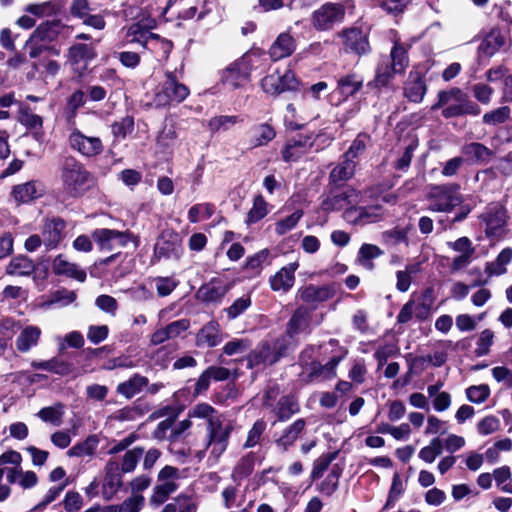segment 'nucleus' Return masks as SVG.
Masks as SVG:
<instances>
[{"label":"nucleus","instance_id":"obj_1","mask_svg":"<svg viewBox=\"0 0 512 512\" xmlns=\"http://www.w3.org/2000/svg\"><path fill=\"white\" fill-rule=\"evenodd\" d=\"M188 417L205 419L207 421L205 447L197 451L196 457L198 460H202L207 451L209 453V464H217L221 456L227 450L233 426L229 422H226L218 412L207 403H199L192 407L188 412Z\"/></svg>","mask_w":512,"mask_h":512},{"label":"nucleus","instance_id":"obj_2","mask_svg":"<svg viewBox=\"0 0 512 512\" xmlns=\"http://www.w3.org/2000/svg\"><path fill=\"white\" fill-rule=\"evenodd\" d=\"M63 192L72 198L84 195L93 184V177L84 164L74 157H66L60 167Z\"/></svg>","mask_w":512,"mask_h":512},{"label":"nucleus","instance_id":"obj_3","mask_svg":"<svg viewBox=\"0 0 512 512\" xmlns=\"http://www.w3.org/2000/svg\"><path fill=\"white\" fill-rule=\"evenodd\" d=\"M443 108L442 115L445 118L458 117L465 114L478 115L479 106L471 101L467 94L459 88H451L438 93L437 102L432 105L431 110Z\"/></svg>","mask_w":512,"mask_h":512},{"label":"nucleus","instance_id":"obj_4","mask_svg":"<svg viewBox=\"0 0 512 512\" xmlns=\"http://www.w3.org/2000/svg\"><path fill=\"white\" fill-rule=\"evenodd\" d=\"M189 94V88L177 79L175 73L166 71L155 90L153 104L156 108H168L182 103Z\"/></svg>","mask_w":512,"mask_h":512},{"label":"nucleus","instance_id":"obj_5","mask_svg":"<svg viewBox=\"0 0 512 512\" xmlns=\"http://www.w3.org/2000/svg\"><path fill=\"white\" fill-rule=\"evenodd\" d=\"M457 184H443L430 187L427 199L430 204L428 209L433 212H449L462 202Z\"/></svg>","mask_w":512,"mask_h":512},{"label":"nucleus","instance_id":"obj_6","mask_svg":"<svg viewBox=\"0 0 512 512\" xmlns=\"http://www.w3.org/2000/svg\"><path fill=\"white\" fill-rule=\"evenodd\" d=\"M258 55L255 52L246 53L240 59L230 64L222 74V81L232 89L246 85Z\"/></svg>","mask_w":512,"mask_h":512},{"label":"nucleus","instance_id":"obj_7","mask_svg":"<svg viewBox=\"0 0 512 512\" xmlns=\"http://www.w3.org/2000/svg\"><path fill=\"white\" fill-rule=\"evenodd\" d=\"M360 202V192L350 186L331 189L323 196L320 208L326 213L354 207Z\"/></svg>","mask_w":512,"mask_h":512},{"label":"nucleus","instance_id":"obj_8","mask_svg":"<svg viewBox=\"0 0 512 512\" xmlns=\"http://www.w3.org/2000/svg\"><path fill=\"white\" fill-rule=\"evenodd\" d=\"M155 22L144 23L143 21H139L131 24L127 27L124 37L121 41V46L124 47L129 44H138L143 49L148 48V44L152 40L161 41L163 48L165 51H169L171 49V42L167 40H161L158 34L151 32V29L154 28Z\"/></svg>","mask_w":512,"mask_h":512},{"label":"nucleus","instance_id":"obj_9","mask_svg":"<svg viewBox=\"0 0 512 512\" xmlns=\"http://www.w3.org/2000/svg\"><path fill=\"white\" fill-rule=\"evenodd\" d=\"M347 350L341 349L337 355H333L330 360L322 364L319 361H311L305 363L304 370L300 373V377L306 383L313 382L314 380H330L337 375V366L345 358Z\"/></svg>","mask_w":512,"mask_h":512},{"label":"nucleus","instance_id":"obj_10","mask_svg":"<svg viewBox=\"0 0 512 512\" xmlns=\"http://www.w3.org/2000/svg\"><path fill=\"white\" fill-rule=\"evenodd\" d=\"M91 237L97 244L100 251L112 252L125 248L130 242L134 241V236L129 231H119L114 229L99 228L95 229Z\"/></svg>","mask_w":512,"mask_h":512},{"label":"nucleus","instance_id":"obj_11","mask_svg":"<svg viewBox=\"0 0 512 512\" xmlns=\"http://www.w3.org/2000/svg\"><path fill=\"white\" fill-rule=\"evenodd\" d=\"M157 478L159 484L154 487L150 498V502L154 505L164 503L169 495L178 489L176 481L180 479V473L176 467L166 465L159 471Z\"/></svg>","mask_w":512,"mask_h":512},{"label":"nucleus","instance_id":"obj_12","mask_svg":"<svg viewBox=\"0 0 512 512\" xmlns=\"http://www.w3.org/2000/svg\"><path fill=\"white\" fill-rule=\"evenodd\" d=\"M479 219L485 224V234L488 237H499L507 224L508 216L503 205L490 203L485 207Z\"/></svg>","mask_w":512,"mask_h":512},{"label":"nucleus","instance_id":"obj_13","mask_svg":"<svg viewBox=\"0 0 512 512\" xmlns=\"http://www.w3.org/2000/svg\"><path fill=\"white\" fill-rule=\"evenodd\" d=\"M69 147L78 152L83 157H94L103 150V144L100 138L86 136L79 129L72 126L68 136Z\"/></svg>","mask_w":512,"mask_h":512},{"label":"nucleus","instance_id":"obj_14","mask_svg":"<svg viewBox=\"0 0 512 512\" xmlns=\"http://www.w3.org/2000/svg\"><path fill=\"white\" fill-rule=\"evenodd\" d=\"M344 13V8L339 4H324L313 12L312 24L317 30H329L342 21Z\"/></svg>","mask_w":512,"mask_h":512},{"label":"nucleus","instance_id":"obj_15","mask_svg":"<svg viewBox=\"0 0 512 512\" xmlns=\"http://www.w3.org/2000/svg\"><path fill=\"white\" fill-rule=\"evenodd\" d=\"M384 215V208L381 203L369 206H356L347 209L343 213V218L351 224L364 225L379 221Z\"/></svg>","mask_w":512,"mask_h":512},{"label":"nucleus","instance_id":"obj_16","mask_svg":"<svg viewBox=\"0 0 512 512\" xmlns=\"http://www.w3.org/2000/svg\"><path fill=\"white\" fill-rule=\"evenodd\" d=\"M287 350V347L281 342L271 348L268 344L263 343L254 349L247 357L248 367L253 368L261 364L271 365L274 364L282 357Z\"/></svg>","mask_w":512,"mask_h":512},{"label":"nucleus","instance_id":"obj_17","mask_svg":"<svg viewBox=\"0 0 512 512\" xmlns=\"http://www.w3.org/2000/svg\"><path fill=\"white\" fill-rule=\"evenodd\" d=\"M122 474L119 462L116 459H109L104 468L102 482V496L104 499L111 500L120 490L123 484Z\"/></svg>","mask_w":512,"mask_h":512},{"label":"nucleus","instance_id":"obj_18","mask_svg":"<svg viewBox=\"0 0 512 512\" xmlns=\"http://www.w3.org/2000/svg\"><path fill=\"white\" fill-rule=\"evenodd\" d=\"M233 283L220 278H212L208 283L202 285L198 292L197 298L202 302H219L232 288Z\"/></svg>","mask_w":512,"mask_h":512},{"label":"nucleus","instance_id":"obj_19","mask_svg":"<svg viewBox=\"0 0 512 512\" xmlns=\"http://www.w3.org/2000/svg\"><path fill=\"white\" fill-rule=\"evenodd\" d=\"M335 288L333 285L316 286L309 284L305 287L298 289L297 297L304 303L316 308L320 303L325 302L335 295Z\"/></svg>","mask_w":512,"mask_h":512},{"label":"nucleus","instance_id":"obj_20","mask_svg":"<svg viewBox=\"0 0 512 512\" xmlns=\"http://www.w3.org/2000/svg\"><path fill=\"white\" fill-rule=\"evenodd\" d=\"M154 251L160 258H179L182 251L179 235L172 230L163 231L155 244Z\"/></svg>","mask_w":512,"mask_h":512},{"label":"nucleus","instance_id":"obj_21","mask_svg":"<svg viewBox=\"0 0 512 512\" xmlns=\"http://www.w3.org/2000/svg\"><path fill=\"white\" fill-rule=\"evenodd\" d=\"M96 56L92 46L87 44H75L70 47L68 52L69 63L73 70L82 76L87 68L88 63Z\"/></svg>","mask_w":512,"mask_h":512},{"label":"nucleus","instance_id":"obj_22","mask_svg":"<svg viewBox=\"0 0 512 512\" xmlns=\"http://www.w3.org/2000/svg\"><path fill=\"white\" fill-rule=\"evenodd\" d=\"M315 141H312L311 135H301L298 138L290 140L282 151V158L285 162L298 160L310 149L314 147Z\"/></svg>","mask_w":512,"mask_h":512},{"label":"nucleus","instance_id":"obj_23","mask_svg":"<svg viewBox=\"0 0 512 512\" xmlns=\"http://www.w3.org/2000/svg\"><path fill=\"white\" fill-rule=\"evenodd\" d=\"M298 267V262H292L282 267L270 278L271 289L276 292H288L294 285L295 271Z\"/></svg>","mask_w":512,"mask_h":512},{"label":"nucleus","instance_id":"obj_24","mask_svg":"<svg viewBox=\"0 0 512 512\" xmlns=\"http://www.w3.org/2000/svg\"><path fill=\"white\" fill-rule=\"evenodd\" d=\"M344 47L346 51L358 55L366 54L370 47L367 36L359 29L352 28L343 32Z\"/></svg>","mask_w":512,"mask_h":512},{"label":"nucleus","instance_id":"obj_25","mask_svg":"<svg viewBox=\"0 0 512 512\" xmlns=\"http://www.w3.org/2000/svg\"><path fill=\"white\" fill-rule=\"evenodd\" d=\"M42 331L38 326L27 325L19 332L15 340V347L20 353H27L36 347L40 341Z\"/></svg>","mask_w":512,"mask_h":512},{"label":"nucleus","instance_id":"obj_26","mask_svg":"<svg viewBox=\"0 0 512 512\" xmlns=\"http://www.w3.org/2000/svg\"><path fill=\"white\" fill-rule=\"evenodd\" d=\"M65 223L61 219L47 220L43 226L42 238L43 243L48 249L58 246L63 238Z\"/></svg>","mask_w":512,"mask_h":512},{"label":"nucleus","instance_id":"obj_27","mask_svg":"<svg viewBox=\"0 0 512 512\" xmlns=\"http://www.w3.org/2000/svg\"><path fill=\"white\" fill-rule=\"evenodd\" d=\"M307 423L303 418L296 419L288 425L282 432L281 436L276 440V444L283 450H287L302 436L306 429Z\"/></svg>","mask_w":512,"mask_h":512},{"label":"nucleus","instance_id":"obj_28","mask_svg":"<svg viewBox=\"0 0 512 512\" xmlns=\"http://www.w3.org/2000/svg\"><path fill=\"white\" fill-rule=\"evenodd\" d=\"M55 274L73 278L79 282L86 280V272L77 264L68 261L64 255H58L52 264Z\"/></svg>","mask_w":512,"mask_h":512},{"label":"nucleus","instance_id":"obj_29","mask_svg":"<svg viewBox=\"0 0 512 512\" xmlns=\"http://www.w3.org/2000/svg\"><path fill=\"white\" fill-rule=\"evenodd\" d=\"M223 340L222 332L216 321H210L205 324L196 336V345L215 347Z\"/></svg>","mask_w":512,"mask_h":512},{"label":"nucleus","instance_id":"obj_30","mask_svg":"<svg viewBox=\"0 0 512 512\" xmlns=\"http://www.w3.org/2000/svg\"><path fill=\"white\" fill-rule=\"evenodd\" d=\"M295 40L287 32L281 33L272 43L269 54L274 61L290 56L295 50Z\"/></svg>","mask_w":512,"mask_h":512},{"label":"nucleus","instance_id":"obj_31","mask_svg":"<svg viewBox=\"0 0 512 512\" xmlns=\"http://www.w3.org/2000/svg\"><path fill=\"white\" fill-rule=\"evenodd\" d=\"M100 439L96 434L87 436L83 441L77 442L68 451L69 457L92 458L95 456Z\"/></svg>","mask_w":512,"mask_h":512},{"label":"nucleus","instance_id":"obj_32","mask_svg":"<svg viewBox=\"0 0 512 512\" xmlns=\"http://www.w3.org/2000/svg\"><path fill=\"white\" fill-rule=\"evenodd\" d=\"M408 49L409 47L407 45L399 41L394 42V46L390 52V62L388 61L389 66L394 72H398V74L405 72L409 65Z\"/></svg>","mask_w":512,"mask_h":512},{"label":"nucleus","instance_id":"obj_33","mask_svg":"<svg viewBox=\"0 0 512 512\" xmlns=\"http://www.w3.org/2000/svg\"><path fill=\"white\" fill-rule=\"evenodd\" d=\"M19 122L28 129L35 130L34 137L41 141L44 133L42 131L43 119L41 116L31 112L30 108L21 104L19 107Z\"/></svg>","mask_w":512,"mask_h":512},{"label":"nucleus","instance_id":"obj_34","mask_svg":"<svg viewBox=\"0 0 512 512\" xmlns=\"http://www.w3.org/2000/svg\"><path fill=\"white\" fill-rule=\"evenodd\" d=\"M310 309L299 306L287 324V333L290 337L305 331L309 327Z\"/></svg>","mask_w":512,"mask_h":512},{"label":"nucleus","instance_id":"obj_35","mask_svg":"<svg viewBox=\"0 0 512 512\" xmlns=\"http://www.w3.org/2000/svg\"><path fill=\"white\" fill-rule=\"evenodd\" d=\"M505 45V38L498 29H492L482 40L478 52L482 56L491 57Z\"/></svg>","mask_w":512,"mask_h":512},{"label":"nucleus","instance_id":"obj_36","mask_svg":"<svg viewBox=\"0 0 512 512\" xmlns=\"http://www.w3.org/2000/svg\"><path fill=\"white\" fill-rule=\"evenodd\" d=\"M363 86V79L357 74H348L338 79L337 88L335 90L342 100L355 95Z\"/></svg>","mask_w":512,"mask_h":512},{"label":"nucleus","instance_id":"obj_37","mask_svg":"<svg viewBox=\"0 0 512 512\" xmlns=\"http://www.w3.org/2000/svg\"><path fill=\"white\" fill-rule=\"evenodd\" d=\"M147 385V377L135 374L127 381L119 383L116 388V392L124 396L126 399H131L135 395L139 394Z\"/></svg>","mask_w":512,"mask_h":512},{"label":"nucleus","instance_id":"obj_38","mask_svg":"<svg viewBox=\"0 0 512 512\" xmlns=\"http://www.w3.org/2000/svg\"><path fill=\"white\" fill-rule=\"evenodd\" d=\"M427 91L424 80L418 74H410L404 87V95L410 101L420 103Z\"/></svg>","mask_w":512,"mask_h":512},{"label":"nucleus","instance_id":"obj_39","mask_svg":"<svg viewBox=\"0 0 512 512\" xmlns=\"http://www.w3.org/2000/svg\"><path fill=\"white\" fill-rule=\"evenodd\" d=\"M300 411L299 403L296 397L292 395L282 396L274 409L278 421L285 422L289 420L294 414Z\"/></svg>","mask_w":512,"mask_h":512},{"label":"nucleus","instance_id":"obj_40","mask_svg":"<svg viewBox=\"0 0 512 512\" xmlns=\"http://www.w3.org/2000/svg\"><path fill=\"white\" fill-rule=\"evenodd\" d=\"M42 193L43 189L41 184L34 181L17 185L13 188L12 192L15 200L20 203H28L40 197Z\"/></svg>","mask_w":512,"mask_h":512},{"label":"nucleus","instance_id":"obj_41","mask_svg":"<svg viewBox=\"0 0 512 512\" xmlns=\"http://www.w3.org/2000/svg\"><path fill=\"white\" fill-rule=\"evenodd\" d=\"M462 153L467 157L468 160L477 163H488L494 155L492 150L478 142H472L464 145L462 148Z\"/></svg>","mask_w":512,"mask_h":512},{"label":"nucleus","instance_id":"obj_42","mask_svg":"<svg viewBox=\"0 0 512 512\" xmlns=\"http://www.w3.org/2000/svg\"><path fill=\"white\" fill-rule=\"evenodd\" d=\"M512 261V248H504L494 261L488 262L485 272L488 276H500L507 272V265Z\"/></svg>","mask_w":512,"mask_h":512},{"label":"nucleus","instance_id":"obj_43","mask_svg":"<svg viewBox=\"0 0 512 512\" xmlns=\"http://www.w3.org/2000/svg\"><path fill=\"white\" fill-rule=\"evenodd\" d=\"M250 132L253 147L265 146L276 136L275 129L268 123L254 125Z\"/></svg>","mask_w":512,"mask_h":512},{"label":"nucleus","instance_id":"obj_44","mask_svg":"<svg viewBox=\"0 0 512 512\" xmlns=\"http://www.w3.org/2000/svg\"><path fill=\"white\" fill-rule=\"evenodd\" d=\"M34 270V262L23 255L13 257L6 267V273L12 276H28L32 274Z\"/></svg>","mask_w":512,"mask_h":512},{"label":"nucleus","instance_id":"obj_45","mask_svg":"<svg viewBox=\"0 0 512 512\" xmlns=\"http://www.w3.org/2000/svg\"><path fill=\"white\" fill-rule=\"evenodd\" d=\"M355 167V161L344 157L343 161L331 171L329 176L330 182L336 184L349 180L354 175Z\"/></svg>","mask_w":512,"mask_h":512},{"label":"nucleus","instance_id":"obj_46","mask_svg":"<svg viewBox=\"0 0 512 512\" xmlns=\"http://www.w3.org/2000/svg\"><path fill=\"white\" fill-rule=\"evenodd\" d=\"M86 102L85 93L82 90L74 91L67 100L65 117L69 125L75 126L77 110Z\"/></svg>","mask_w":512,"mask_h":512},{"label":"nucleus","instance_id":"obj_47","mask_svg":"<svg viewBox=\"0 0 512 512\" xmlns=\"http://www.w3.org/2000/svg\"><path fill=\"white\" fill-rule=\"evenodd\" d=\"M64 415V405L57 403L53 406L44 407L37 413V416L44 422L54 426H60Z\"/></svg>","mask_w":512,"mask_h":512},{"label":"nucleus","instance_id":"obj_48","mask_svg":"<svg viewBox=\"0 0 512 512\" xmlns=\"http://www.w3.org/2000/svg\"><path fill=\"white\" fill-rule=\"evenodd\" d=\"M144 454V449L141 447H135L133 449L127 450L122 456L120 465V471L122 473H131L133 472L140 459Z\"/></svg>","mask_w":512,"mask_h":512},{"label":"nucleus","instance_id":"obj_49","mask_svg":"<svg viewBox=\"0 0 512 512\" xmlns=\"http://www.w3.org/2000/svg\"><path fill=\"white\" fill-rule=\"evenodd\" d=\"M382 254L383 252L378 246L373 244H363L359 249L357 261L361 266L371 270L374 265L370 260L378 258Z\"/></svg>","mask_w":512,"mask_h":512},{"label":"nucleus","instance_id":"obj_50","mask_svg":"<svg viewBox=\"0 0 512 512\" xmlns=\"http://www.w3.org/2000/svg\"><path fill=\"white\" fill-rule=\"evenodd\" d=\"M242 119L236 115H220L212 117L208 121V129L212 133H217L219 131H226L231 126L241 122Z\"/></svg>","mask_w":512,"mask_h":512},{"label":"nucleus","instance_id":"obj_51","mask_svg":"<svg viewBox=\"0 0 512 512\" xmlns=\"http://www.w3.org/2000/svg\"><path fill=\"white\" fill-rule=\"evenodd\" d=\"M395 74H398V72L393 71L389 66L388 60L383 61L378 65L375 78L368 83V86L385 87L390 83Z\"/></svg>","mask_w":512,"mask_h":512},{"label":"nucleus","instance_id":"obj_52","mask_svg":"<svg viewBox=\"0 0 512 512\" xmlns=\"http://www.w3.org/2000/svg\"><path fill=\"white\" fill-rule=\"evenodd\" d=\"M268 214V203L262 195H257L253 200V206L249 210L246 223L254 224L263 219Z\"/></svg>","mask_w":512,"mask_h":512},{"label":"nucleus","instance_id":"obj_53","mask_svg":"<svg viewBox=\"0 0 512 512\" xmlns=\"http://www.w3.org/2000/svg\"><path fill=\"white\" fill-rule=\"evenodd\" d=\"M442 451V440L439 437H435L427 446L420 449L418 456L426 463H433L435 459L442 453Z\"/></svg>","mask_w":512,"mask_h":512},{"label":"nucleus","instance_id":"obj_54","mask_svg":"<svg viewBox=\"0 0 512 512\" xmlns=\"http://www.w3.org/2000/svg\"><path fill=\"white\" fill-rule=\"evenodd\" d=\"M214 210V206L210 203L195 204L188 211V220L191 223L207 220L213 215Z\"/></svg>","mask_w":512,"mask_h":512},{"label":"nucleus","instance_id":"obj_55","mask_svg":"<svg viewBox=\"0 0 512 512\" xmlns=\"http://www.w3.org/2000/svg\"><path fill=\"white\" fill-rule=\"evenodd\" d=\"M494 332L491 329H484L478 334L475 348V355L478 357L489 354L491 346L494 344Z\"/></svg>","mask_w":512,"mask_h":512},{"label":"nucleus","instance_id":"obj_56","mask_svg":"<svg viewBox=\"0 0 512 512\" xmlns=\"http://www.w3.org/2000/svg\"><path fill=\"white\" fill-rule=\"evenodd\" d=\"M68 484L69 481H64L50 487L42 500L35 506V510L43 511L50 503L54 502L60 496Z\"/></svg>","mask_w":512,"mask_h":512},{"label":"nucleus","instance_id":"obj_57","mask_svg":"<svg viewBox=\"0 0 512 512\" xmlns=\"http://www.w3.org/2000/svg\"><path fill=\"white\" fill-rule=\"evenodd\" d=\"M404 492V486L402 479L399 474H394L392 479V485L388 493V497L385 505L383 506V510H389L394 507L395 503L399 499V497Z\"/></svg>","mask_w":512,"mask_h":512},{"label":"nucleus","instance_id":"obj_58","mask_svg":"<svg viewBox=\"0 0 512 512\" xmlns=\"http://www.w3.org/2000/svg\"><path fill=\"white\" fill-rule=\"evenodd\" d=\"M255 458L253 454L243 456L233 469L232 477L234 479L243 478L250 475L254 469Z\"/></svg>","mask_w":512,"mask_h":512},{"label":"nucleus","instance_id":"obj_59","mask_svg":"<svg viewBox=\"0 0 512 512\" xmlns=\"http://www.w3.org/2000/svg\"><path fill=\"white\" fill-rule=\"evenodd\" d=\"M303 216L302 210H297L293 212L291 215L287 216L284 219L279 220L275 225V231L278 235H284L287 232L291 231L296 227L298 222Z\"/></svg>","mask_w":512,"mask_h":512},{"label":"nucleus","instance_id":"obj_60","mask_svg":"<svg viewBox=\"0 0 512 512\" xmlns=\"http://www.w3.org/2000/svg\"><path fill=\"white\" fill-rule=\"evenodd\" d=\"M493 477L501 491L512 494V481H510L511 471L509 467L503 466L495 469Z\"/></svg>","mask_w":512,"mask_h":512},{"label":"nucleus","instance_id":"obj_61","mask_svg":"<svg viewBox=\"0 0 512 512\" xmlns=\"http://www.w3.org/2000/svg\"><path fill=\"white\" fill-rule=\"evenodd\" d=\"M370 143V136L366 133H360L357 135L355 140L352 142L348 151L344 154V157H347L351 160H355L359 154L363 153L366 149V146Z\"/></svg>","mask_w":512,"mask_h":512},{"label":"nucleus","instance_id":"obj_62","mask_svg":"<svg viewBox=\"0 0 512 512\" xmlns=\"http://www.w3.org/2000/svg\"><path fill=\"white\" fill-rule=\"evenodd\" d=\"M338 452H330L321 455L314 461L311 476L314 479L322 477L323 473L328 469L329 465L333 460L336 459Z\"/></svg>","mask_w":512,"mask_h":512},{"label":"nucleus","instance_id":"obj_63","mask_svg":"<svg viewBox=\"0 0 512 512\" xmlns=\"http://www.w3.org/2000/svg\"><path fill=\"white\" fill-rule=\"evenodd\" d=\"M490 395V388L486 384L470 386L466 389L467 399L476 404H481L487 400Z\"/></svg>","mask_w":512,"mask_h":512},{"label":"nucleus","instance_id":"obj_64","mask_svg":"<svg viewBox=\"0 0 512 512\" xmlns=\"http://www.w3.org/2000/svg\"><path fill=\"white\" fill-rule=\"evenodd\" d=\"M54 28L55 26L53 23H42L34 30V32L31 34V37H33V40H40L41 42L47 44L51 42L56 36Z\"/></svg>","mask_w":512,"mask_h":512}]
</instances>
